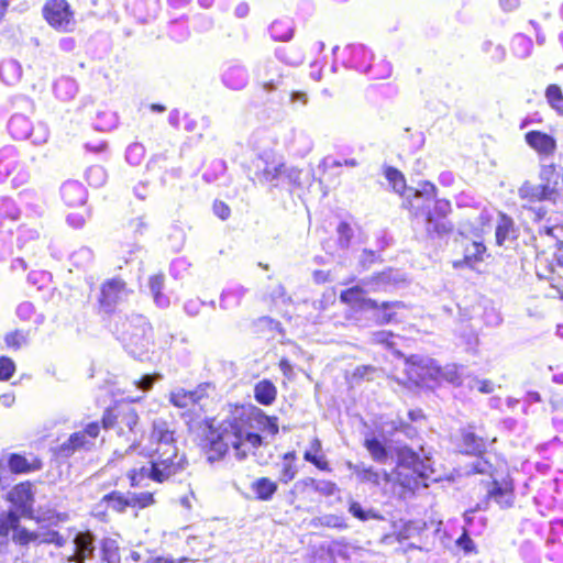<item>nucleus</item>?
<instances>
[{
  "label": "nucleus",
  "instance_id": "nucleus-1",
  "mask_svg": "<svg viewBox=\"0 0 563 563\" xmlns=\"http://www.w3.org/2000/svg\"><path fill=\"white\" fill-rule=\"evenodd\" d=\"M229 406L231 412L239 413L238 417L227 418L221 423H216L214 417H208L199 423L198 446L210 462L222 460L230 449H234L239 459L247 455L242 451L245 408L241 404Z\"/></svg>",
  "mask_w": 563,
  "mask_h": 563
},
{
  "label": "nucleus",
  "instance_id": "nucleus-2",
  "mask_svg": "<svg viewBox=\"0 0 563 563\" xmlns=\"http://www.w3.org/2000/svg\"><path fill=\"white\" fill-rule=\"evenodd\" d=\"M404 209L411 219L422 218L429 234L442 236L454 231V224L449 220L452 203L446 198H438V188L430 180L419 181L417 192L405 199Z\"/></svg>",
  "mask_w": 563,
  "mask_h": 563
},
{
  "label": "nucleus",
  "instance_id": "nucleus-3",
  "mask_svg": "<svg viewBox=\"0 0 563 563\" xmlns=\"http://www.w3.org/2000/svg\"><path fill=\"white\" fill-rule=\"evenodd\" d=\"M188 459L178 446H168L165 450L153 449L150 467H133L126 472L129 485L137 488L145 477L156 484H163L183 474L188 467Z\"/></svg>",
  "mask_w": 563,
  "mask_h": 563
},
{
  "label": "nucleus",
  "instance_id": "nucleus-4",
  "mask_svg": "<svg viewBox=\"0 0 563 563\" xmlns=\"http://www.w3.org/2000/svg\"><path fill=\"white\" fill-rule=\"evenodd\" d=\"M156 504L153 492H134L124 494L121 490H111L103 495L91 509V516L101 522L110 520L111 512L124 514L131 509L135 516L140 511L153 507Z\"/></svg>",
  "mask_w": 563,
  "mask_h": 563
},
{
  "label": "nucleus",
  "instance_id": "nucleus-5",
  "mask_svg": "<svg viewBox=\"0 0 563 563\" xmlns=\"http://www.w3.org/2000/svg\"><path fill=\"white\" fill-rule=\"evenodd\" d=\"M0 538L11 540L13 544L20 548L43 543L60 548L66 542L65 538L56 530H49L41 538L36 531L22 526L20 516L12 509L0 512Z\"/></svg>",
  "mask_w": 563,
  "mask_h": 563
},
{
  "label": "nucleus",
  "instance_id": "nucleus-6",
  "mask_svg": "<svg viewBox=\"0 0 563 563\" xmlns=\"http://www.w3.org/2000/svg\"><path fill=\"white\" fill-rule=\"evenodd\" d=\"M99 422L102 430H113L119 437L130 439L136 433L140 416L130 404L117 400L103 410Z\"/></svg>",
  "mask_w": 563,
  "mask_h": 563
},
{
  "label": "nucleus",
  "instance_id": "nucleus-7",
  "mask_svg": "<svg viewBox=\"0 0 563 563\" xmlns=\"http://www.w3.org/2000/svg\"><path fill=\"white\" fill-rule=\"evenodd\" d=\"M207 398L208 394L206 387L202 385L197 386L192 390L178 388L168 396L169 402L181 410V417L185 419L189 429H191L192 423L205 413L206 409L202 402Z\"/></svg>",
  "mask_w": 563,
  "mask_h": 563
},
{
  "label": "nucleus",
  "instance_id": "nucleus-8",
  "mask_svg": "<svg viewBox=\"0 0 563 563\" xmlns=\"http://www.w3.org/2000/svg\"><path fill=\"white\" fill-rule=\"evenodd\" d=\"M102 426L99 421L87 423L81 430L73 432L68 439L57 446V455L70 457L77 451H90L95 448L97 439L101 435Z\"/></svg>",
  "mask_w": 563,
  "mask_h": 563
},
{
  "label": "nucleus",
  "instance_id": "nucleus-9",
  "mask_svg": "<svg viewBox=\"0 0 563 563\" xmlns=\"http://www.w3.org/2000/svg\"><path fill=\"white\" fill-rule=\"evenodd\" d=\"M42 15L58 32H70L75 25V12L66 0H47L42 8Z\"/></svg>",
  "mask_w": 563,
  "mask_h": 563
},
{
  "label": "nucleus",
  "instance_id": "nucleus-10",
  "mask_svg": "<svg viewBox=\"0 0 563 563\" xmlns=\"http://www.w3.org/2000/svg\"><path fill=\"white\" fill-rule=\"evenodd\" d=\"M132 291L128 288V283L121 277L106 279L99 288L98 310L101 313L113 314L118 303L124 296Z\"/></svg>",
  "mask_w": 563,
  "mask_h": 563
},
{
  "label": "nucleus",
  "instance_id": "nucleus-11",
  "mask_svg": "<svg viewBox=\"0 0 563 563\" xmlns=\"http://www.w3.org/2000/svg\"><path fill=\"white\" fill-rule=\"evenodd\" d=\"M496 441V437H490L483 427L470 424L461 430L459 445L465 455L482 456Z\"/></svg>",
  "mask_w": 563,
  "mask_h": 563
},
{
  "label": "nucleus",
  "instance_id": "nucleus-12",
  "mask_svg": "<svg viewBox=\"0 0 563 563\" xmlns=\"http://www.w3.org/2000/svg\"><path fill=\"white\" fill-rule=\"evenodd\" d=\"M7 501L14 507L20 518H34V484L31 481H23L15 484L7 494Z\"/></svg>",
  "mask_w": 563,
  "mask_h": 563
},
{
  "label": "nucleus",
  "instance_id": "nucleus-13",
  "mask_svg": "<svg viewBox=\"0 0 563 563\" xmlns=\"http://www.w3.org/2000/svg\"><path fill=\"white\" fill-rule=\"evenodd\" d=\"M462 258L455 260L452 266L459 268H475L477 264L483 263L488 256L485 243L479 241H471L467 236L462 235L459 240Z\"/></svg>",
  "mask_w": 563,
  "mask_h": 563
},
{
  "label": "nucleus",
  "instance_id": "nucleus-14",
  "mask_svg": "<svg viewBox=\"0 0 563 563\" xmlns=\"http://www.w3.org/2000/svg\"><path fill=\"white\" fill-rule=\"evenodd\" d=\"M540 180L548 201L556 203L563 198V173L551 163L540 169Z\"/></svg>",
  "mask_w": 563,
  "mask_h": 563
},
{
  "label": "nucleus",
  "instance_id": "nucleus-15",
  "mask_svg": "<svg viewBox=\"0 0 563 563\" xmlns=\"http://www.w3.org/2000/svg\"><path fill=\"white\" fill-rule=\"evenodd\" d=\"M536 269L539 277L549 282L553 292L551 297L563 299V271L560 268V258L558 260V268H553L549 258L544 254H540L536 258Z\"/></svg>",
  "mask_w": 563,
  "mask_h": 563
},
{
  "label": "nucleus",
  "instance_id": "nucleus-16",
  "mask_svg": "<svg viewBox=\"0 0 563 563\" xmlns=\"http://www.w3.org/2000/svg\"><path fill=\"white\" fill-rule=\"evenodd\" d=\"M7 465L14 475L31 474L42 471L44 461L41 455L34 453L13 452L8 455Z\"/></svg>",
  "mask_w": 563,
  "mask_h": 563
},
{
  "label": "nucleus",
  "instance_id": "nucleus-17",
  "mask_svg": "<svg viewBox=\"0 0 563 563\" xmlns=\"http://www.w3.org/2000/svg\"><path fill=\"white\" fill-rule=\"evenodd\" d=\"M150 442L154 449L165 450L168 446H177V434L172 423L164 418L152 421L150 429Z\"/></svg>",
  "mask_w": 563,
  "mask_h": 563
},
{
  "label": "nucleus",
  "instance_id": "nucleus-18",
  "mask_svg": "<svg viewBox=\"0 0 563 563\" xmlns=\"http://www.w3.org/2000/svg\"><path fill=\"white\" fill-rule=\"evenodd\" d=\"M494 500L501 509H508L515 503V485L512 478L493 479L486 493L485 501Z\"/></svg>",
  "mask_w": 563,
  "mask_h": 563
},
{
  "label": "nucleus",
  "instance_id": "nucleus-19",
  "mask_svg": "<svg viewBox=\"0 0 563 563\" xmlns=\"http://www.w3.org/2000/svg\"><path fill=\"white\" fill-rule=\"evenodd\" d=\"M286 188L291 194L300 196L306 192L313 183V173L311 168H286L283 177Z\"/></svg>",
  "mask_w": 563,
  "mask_h": 563
},
{
  "label": "nucleus",
  "instance_id": "nucleus-20",
  "mask_svg": "<svg viewBox=\"0 0 563 563\" xmlns=\"http://www.w3.org/2000/svg\"><path fill=\"white\" fill-rule=\"evenodd\" d=\"M63 203L69 209H79L86 206L88 200L87 189L74 179H67L59 188Z\"/></svg>",
  "mask_w": 563,
  "mask_h": 563
},
{
  "label": "nucleus",
  "instance_id": "nucleus-21",
  "mask_svg": "<svg viewBox=\"0 0 563 563\" xmlns=\"http://www.w3.org/2000/svg\"><path fill=\"white\" fill-rule=\"evenodd\" d=\"M525 142L532 148L538 155L549 157L554 155L558 148V143L554 136L551 134L540 131L531 130L525 134Z\"/></svg>",
  "mask_w": 563,
  "mask_h": 563
},
{
  "label": "nucleus",
  "instance_id": "nucleus-22",
  "mask_svg": "<svg viewBox=\"0 0 563 563\" xmlns=\"http://www.w3.org/2000/svg\"><path fill=\"white\" fill-rule=\"evenodd\" d=\"M366 290L360 286H351L340 292L339 299L342 303L361 309H378V301L366 298Z\"/></svg>",
  "mask_w": 563,
  "mask_h": 563
},
{
  "label": "nucleus",
  "instance_id": "nucleus-23",
  "mask_svg": "<svg viewBox=\"0 0 563 563\" xmlns=\"http://www.w3.org/2000/svg\"><path fill=\"white\" fill-rule=\"evenodd\" d=\"M384 176L390 185L394 192L401 198V208L404 209L405 199L411 194H416L418 188L408 187L402 172L394 166L384 167Z\"/></svg>",
  "mask_w": 563,
  "mask_h": 563
},
{
  "label": "nucleus",
  "instance_id": "nucleus-24",
  "mask_svg": "<svg viewBox=\"0 0 563 563\" xmlns=\"http://www.w3.org/2000/svg\"><path fill=\"white\" fill-rule=\"evenodd\" d=\"M399 280L394 275L393 268H386L384 271L374 273L368 278L363 280L364 286H368L369 290L374 292L387 291L391 287H396Z\"/></svg>",
  "mask_w": 563,
  "mask_h": 563
},
{
  "label": "nucleus",
  "instance_id": "nucleus-25",
  "mask_svg": "<svg viewBox=\"0 0 563 563\" xmlns=\"http://www.w3.org/2000/svg\"><path fill=\"white\" fill-rule=\"evenodd\" d=\"M497 224L495 228V243L503 246L506 241L517 238V228L515 220L504 211L498 212Z\"/></svg>",
  "mask_w": 563,
  "mask_h": 563
},
{
  "label": "nucleus",
  "instance_id": "nucleus-26",
  "mask_svg": "<svg viewBox=\"0 0 563 563\" xmlns=\"http://www.w3.org/2000/svg\"><path fill=\"white\" fill-rule=\"evenodd\" d=\"M254 421L262 431H267L271 435H276L279 432L278 418L275 416H267L262 409L252 407L249 413L244 415V423Z\"/></svg>",
  "mask_w": 563,
  "mask_h": 563
},
{
  "label": "nucleus",
  "instance_id": "nucleus-27",
  "mask_svg": "<svg viewBox=\"0 0 563 563\" xmlns=\"http://www.w3.org/2000/svg\"><path fill=\"white\" fill-rule=\"evenodd\" d=\"M406 308L402 301H383L378 302V309H373L375 312V320L378 324H389L398 322V311Z\"/></svg>",
  "mask_w": 563,
  "mask_h": 563
},
{
  "label": "nucleus",
  "instance_id": "nucleus-28",
  "mask_svg": "<svg viewBox=\"0 0 563 563\" xmlns=\"http://www.w3.org/2000/svg\"><path fill=\"white\" fill-rule=\"evenodd\" d=\"M277 387L271 379L264 378L254 385V399L263 406H271L277 398Z\"/></svg>",
  "mask_w": 563,
  "mask_h": 563
},
{
  "label": "nucleus",
  "instance_id": "nucleus-29",
  "mask_svg": "<svg viewBox=\"0 0 563 563\" xmlns=\"http://www.w3.org/2000/svg\"><path fill=\"white\" fill-rule=\"evenodd\" d=\"M285 174V164L280 163L274 166L266 164V166L256 170L252 177L253 183L255 184H272L274 186H278V180L284 177Z\"/></svg>",
  "mask_w": 563,
  "mask_h": 563
},
{
  "label": "nucleus",
  "instance_id": "nucleus-30",
  "mask_svg": "<svg viewBox=\"0 0 563 563\" xmlns=\"http://www.w3.org/2000/svg\"><path fill=\"white\" fill-rule=\"evenodd\" d=\"M303 460L314 465L319 471H332L328 459L322 453V444L318 438H313L311 441V450L303 453Z\"/></svg>",
  "mask_w": 563,
  "mask_h": 563
},
{
  "label": "nucleus",
  "instance_id": "nucleus-31",
  "mask_svg": "<svg viewBox=\"0 0 563 563\" xmlns=\"http://www.w3.org/2000/svg\"><path fill=\"white\" fill-rule=\"evenodd\" d=\"M299 485L309 492L319 493L322 496L330 497L339 492L338 485L332 481H319L314 477H306L299 482Z\"/></svg>",
  "mask_w": 563,
  "mask_h": 563
},
{
  "label": "nucleus",
  "instance_id": "nucleus-32",
  "mask_svg": "<svg viewBox=\"0 0 563 563\" xmlns=\"http://www.w3.org/2000/svg\"><path fill=\"white\" fill-rule=\"evenodd\" d=\"M518 196L522 201L530 205L548 201L542 185H537L529 180L523 181L518 188Z\"/></svg>",
  "mask_w": 563,
  "mask_h": 563
},
{
  "label": "nucleus",
  "instance_id": "nucleus-33",
  "mask_svg": "<svg viewBox=\"0 0 563 563\" xmlns=\"http://www.w3.org/2000/svg\"><path fill=\"white\" fill-rule=\"evenodd\" d=\"M251 489L255 494V498L262 501H268L273 498L278 489V485L269 477H260L251 484Z\"/></svg>",
  "mask_w": 563,
  "mask_h": 563
},
{
  "label": "nucleus",
  "instance_id": "nucleus-34",
  "mask_svg": "<svg viewBox=\"0 0 563 563\" xmlns=\"http://www.w3.org/2000/svg\"><path fill=\"white\" fill-rule=\"evenodd\" d=\"M165 285V274L159 272L153 274L148 277V287L151 289L153 299L155 303L159 307H167L169 305V299L167 296L163 295L162 290Z\"/></svg>",
  "mask_w": 563,
  "mask_h": 563
},
{
  "label": "nucleus",
  "instance_id": "nucleus-35",
  "mask_svg": "<svg viewBox=\"0 0 563 563\" xmlns=\"http://www.w3.org/2000/svg\"><path fill=\"white\" fill-rule=\"evenodd\" d=\"M404 464L400 462L397 465L396 478L398 484L410 492H415L421 485L423 474L418 471H413L411 474H405L402 472Z\"/></svg>",
  "mask_w": 563,
  "mask_h": 563
},
{
  "label": "nucleus",
  "instance_id": "nucleus-36",
  "mask_svg": "<svg viewBox=\"0 0 563 563\" xmlns=\"http://www.w3.org/2000/svg\"><path fill=\"white\" fill-rule=\"evenodd\" d=\"M357 477L363 483H369L374 486H379L382 483H389L391 475L386 472H378L374 467H363L356 472Z\"/></svg>",
  "mask_w": 563,
  "mask_h": 563
},
{
  "label": "nucleus",
  "instance_id": "nucleus-37",
  "mask_svg": "<svg viewBox=\"0 0 563 563\" xmlns=\"http://www.w3.org/2000/svg\"><path fill=\"white\" fill-rule=\"evenodd\" d=\"M100 560L102 563H121L120 547L115 540L104 539L101 542Z\"/></svg>",
  "mask_w": 563,
  "mask_h": 563
},
{
  "label": "nucleus",
  "instance_id": "nucleus-38",
  "mask_svg": "<svg viewBox=\"0 0 563 563\" xmlns=\"http://www.w3.org/2000/svg\"><path fill=\"white\" fill-rule=\"evenodd\" d=\"M544 96L549 106L559 114L563 117V91L556 84L547 86Z\"/></svg>",
  "mask_w": 563,
  "mask_h": 563
},
{
  "label": "nucleus",
  "instance_id": "nucleus-39",
  "mask_svg": "<svg viewBox=\"0 0 563 563\" xmlns=\"http://www.w3.org/2000/svg\"><path fill=\"white\" fill-rule=\"evenodd\" d=\"M364 448L368 451L375 462H385L388 457V451L384 443L375 437L366 438L363 442Z\"/></svg>",
  "mask_w": 563,
  "mask_h": 563
},
{
  "label": "nucleus",
  "instance_id": "nucleus-40",
  "mask_svg": "<svg viewBox=\"0 0 563 563\" xmlns=\"http://www.w3.org/2000/svg\"><path fill=\"white\" fill-rule=\"evenodd\" d=\"M30 331L15 329L8 332L3 340L8 350L18 351L27 343Z\"/></svg>",
  "mask_w": 563,
  "mask_h": 563
},
{
  "label": "nucleus",
  "instance_id": "nucleus-41",
  "mask_svg": "<svg viewBox=\"0 0 563 563\" xmlns=\"http://www.w3.org/2000/svg\"><path fill=\"white\" fill-rule=\"evenodd\" d=\"M85 178L91 188H100L107 183V172L100 165H91L85 172Z\"/></svg>",
  "mask_w": 563,
  "mask_h": 563
},
{
  "label": "nucleus",
  "instance_id": "nucleus-42",
  "mask_svg": "<svg viewBox=\"0 0 563 563\" xmlns=\"http://www.w3.org/2000/svg\"><path fill=\"white\" fill-rule=\"evenodd\" d=\"M9 132L13 139L22 140L30 134L29 121L23 117H13L8 124Z\"/></svg>",
  "mask_w": 563,
  "mask_h": 563
},
{
  "label": "nucleus",
  "instance_id": "nucleus-43",
  "mask_svg": "<svg viewBox=\"0 0 563 563\" xmlns=\"http://www.w3.org/2000/svg\"><path fill=\"white\" fill-rule=\"evenodd\" d=\"M95 538L90 532H80L75 538L76 549L79 555H88L92 553Z\"/></svg>",
  "mask_w": 563,
  "mask_h": 563
},
{
  "label": "nucleus",
  "instance_id": "nucleus-44",
  "mask_svg": "<svg viewBox=\"0 0 563 563\" xmlns=\"http://www.w3.org/2000/svg\"><path fill=\"white\" fill-rule=\"evenodd\" d=\"M511 48L515 56L519 58H525L530 55L532 49V43L527 37L517 36L511 42Z\"/></svg>",
  "mask_w": 563,
  "mask_h": 563
},
{
  "label": "nucleus",
  "instance_id": "nucleus-45",
  "mask_svg": "<svg viewBox=\"0 0 563 563\" xmlns=\"http://www.w3.org/2000/svg\"><path fill=\"white\" fill-rule=\"evenodd\" d=\"M375 372H376V368L372 365H360L353 369V372L351 374V379L354 383H360L363 380H372Z\"/></svg>",
  "mask_w": 563,
  "mask_h": 563
},
{
  "label": "nucleus",
  "instance_id": "nucleus-46",
  "mask_svg": "<svg viewBox=\"0 0 563 563\" xmlns=\"http://www.w3.org/2000/svg\"><path fill=\"white\" fill-rule=\"evenodd\" d=\"M15 373V364L9 356H0V382L9 380Z\"/></svg>",
  "mask_w": 563,
  "mask_h": 563
},
{
  "label": "nucleus",
  "instance_id": "nucleus-47",
  "mask_svg": "<svg viewBox=\"0 0 563 563\" xmlns=\"http://www.w3.org/2000/svg\"><path fill=\"white\" fill-rule=\"evenodd\" d=\"M68 519H69V516H68L67 512H59L56 509H52V510H48L46 512L41 514L36 518V521L37 522H40V521H49L53 525H56V523H59V522H65Z\"/></svg>",
  "mask_w": 563,
  "mask_h": 563
},
{
  "label": "nucleus",
  "instance_id": "nucleus-48",
  "mask_svg": "<svg viewBox=\"0 0 563 563\" xmlns=\"http://www.w3.org/2000/svg\"><path fill=\"white\" fill-rule=\"evenodd\" d=\"M350 514L361 521H366L369 518H376L377 516L372 510H364L360 503L351 501L349 505Z\"/></svg>",
  "mask_w": 563,
  "mask_h": 563
},
{
  "label": "nucleus",
  "instance_id": "nucleus-49",
  "mask_svg": "<svg viewBox=\"0 0 563 563\" xmlns=\"http://www.w3.org/2000/svg\"><path fill=\"white\" fill-rule=\"evenodd\" d=\"M212 211L217 218L222 221L228 220L231 217V208L222 200L216 199L212 203Z\"/></svg>",
  "mask_w": 563,
  "mask_h": 563
},
{
  "label": "nucleus",
  "instance_id": "nucleus-50",
  "mask_svg": "<svg viewBox=\"0 0 563 563\" xmlns=\"http://www.w3.org/2000/svg\"><path fill=\"white\" fill-rule=\"evenodd\" d=\"M297 475V467L294 463L284 462L279 472V481L284 484L291 482Z\"/></svg>",
  "mask_w": 563,
  "mask_h": 563
},
{
  "label": "nucleus",
  "instance_id": "nucleus-51",
  "mask_svg": "<svg viewBox=\"0 0 563 563\" xmlns=\"http://www.w3.org/2000/svg\"><path fill=\"white\" fill-rule=\"evenodd\" d=\"M456 545L464 551V553H475L476 547L474 544V541L468 536L467 531H464L459 539L456 540Z\"/></svg>",
  "mask_w": 563,
  "mask_h": 563
},
{
  "label": "nucleus",
  "instance_id": "nucleus-52",
  "mask_svg": "<svg viewBox=\"0 0 563 563\" xmlns=\"http://www.w3.org/2000/svg\"><path fill=\"white\" fill-rule=\"evenodd\" d=\"M156 375H143L139 379L134 380V385L143 390L152 389Z\"/></svg>",
  "mask_w": 563,
  "mask_h": 563
},
{
  "label": "nucleus",
  "instance_id": "nucleus-53",
  "mask_svg": "<svg viewBox=\"0 0 563 563\" xmlns=\"http://www.w3.org/2000/svg\"><path fill=\"white\" fill-rule=\"evenodd\" d=\"M187 561L188 560L185 556H181L179 559H173L170 556L159 555V556H151L144 563H177V562L184 563Z\"/></svg>",
  "mask_w": 563,
  "mask_h": 563
},
{
  "label": "nucleus",
  "instance_id": "nucleus-54",
  "mask_svg": "<svg viewBox=\"0 0 563 563\" xmlns=\"http://www.w3.org/2000/svg\"><path fill=\"white\" fill-rule=\"evenodd\" d=\"M246 441L251 444L253 449H257L263 444L262 437L256 432H244L243 431V441Z\"/></svg>",
  "mask_w": 563,
  "mask_h": 563
},
{
  "label": "nucleus",
  "instance_id": "nucleus-55",
  "mask_svg": "<svg viewBox=\"0 0 563 563\" xmlns=\"http://www.w3.org/2000/svg\"><path fill=\"white\" fill-rule=\"evenodd\" d=\"M377 261V256L373 251L364 252L363 258L360 261V266L363 269H367V264H373Z\"/></svg>",
  "mask_w": 563,
  "mask_h": 563
},
{
  "label": "nucleus",
  "instance_id": "nucleus-56",
  "mask_svg": "<svg viewBox=\"0 0 563 563\" xmlns=\"http://www.w3.org/2000/svg\"><path fill=\"white\" fill-rule=\"evenodd\" d=\"M474 472L475 473H479V474H488L489 476H494L496 470L493 467V465H483L482 462H477L476 464H474V467H473Z\"/></svg>",
  "mask_w": 563,
  "mask_h": 563
},
{
  "label": "nucleus",
  "instance_id": "nucleus-57",
  "mask_svg": "<svg viewBox=\"0 0 563 563\" xmlns=\"http://www.w3.org/2000/svg\"><path fill=\"white\" fill-rule=\"evenodd\" d=\"M499 4L504 11L511 12L519 7L520 2L519 0H499Z\"/></svg>",
  "mask_w": 563,
  "mask_h": 563
},
{
  "label": "nucleus",
  "instance_id": "nucleus-58",
  "mask_svg": "<svg viewBox=\"0 0 563 563\" xmlns=\"http://www.w3.org/2000/svg\"><path fill=\"white\" fill-rule=\"evenodd\" d=\"M67 221L75 228H79L85 223V217L82 214H71L67 216Z\"/></svg>",
  "mask_w": 563,
  "mask_h": 563
},
{
  "label": "nucleus",
  "instance_id": "nucleus-59",
  "mask_svg": "<svg viewBox=\"0 0 563 563\" xmlns=\"http://www.w3.org/2000/svg\"><path fill=\"white\" fill-rule=\"evenodd\" d=\"M85 147L88 151L99 153V152H102V151H104L107 148V143L103 142V141H98V142H95V143H86Z\"/></svg>",
  "mask_w": 563,
  "mask_h": 563
},
{
  "label": "nucleus",
  "instance_id": "nucleus-60",
  "mask_svg": "<svg viewBox=\"0 0 563 563\" xmlns=\"http://www.w3.org/2000/svg\"><path fill=\"white\" fill-rule=\"evenodd\" d=\"M279 369L283 372L285 376H290L292 373V366L289 361L285 357L280 358L278 362Z\"/></svg>",
  "mask_w": 563,
  "mask_h": 563
},
{
  "label": "nucleus",
  "instance_id": "nucleus-61",
  "mask_svg": "<svg viewBox=\"0 0 563 563\" xmlns=\"http://www.w3.org/2000/svg\"><path fill=\"white\" fill-rule=\"evenodd\" d=\"M494 390L493 384L490 380H482L478 384V391L482 394H490Z\"/></svg>",
  "mask_w": 563,
  "mask_h": 563
},
{
  "label": "nucleus",
  "instance_id": "nucleus-62",
  "mask_svg": "<svg viewBox=\"0 0 563 563\" xmlns=\"http://www.w3.org/2000/svg\"><path fill=\"white\" fill-rule=\"evenodd\" d=\"M283 460L287 463H294L295 464V461L297 460V454L295 451H289V452H286L284 455H283Z\"/></svg>",
  "mask_w": 563,
  "mask_h": 563
},
{
  "label": "nucleus",
  "instance_id": "nucleus-63",
  "mask_svg": "<svg viewBox=\"0 0 563 563\" xmlns=\"http://www.w3.org/2000/svg\"><path fill=\"white\" fill-rule=\"evenodd\" d=\"M12 0H0V19H2L8 10V7Z\"/></svg>",
  "mask_w": 563,
  "mask_h": 563
},
{
  "label": "nucleus",
  "instance_id": "nucleus-64",
  "mask_svg": "<svg viewBox=\"0 0 563 563\" xmlns=\"http://www.w3.org/2000/svg\"><path fill=\"white\" fill-rule=\"evenodd\" d=\"M150 109L155 112H164L166 111V107L161 103H151Z\"/></svg>",
  "mask_w": 563,
  "mask_h": 563
}]
</instances>
